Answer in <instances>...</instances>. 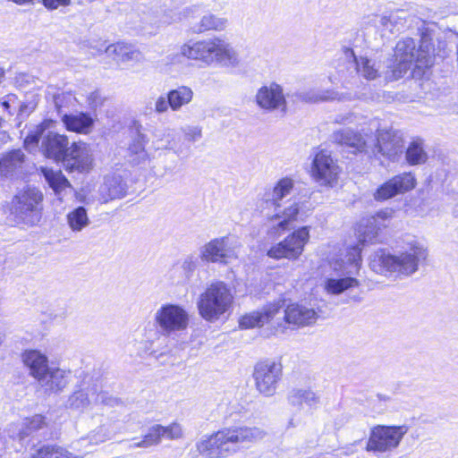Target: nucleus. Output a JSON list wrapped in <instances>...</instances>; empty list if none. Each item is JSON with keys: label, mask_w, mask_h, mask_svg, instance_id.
<instances>
[{"label": "nucleus", "mask_w": 458, "mask_h": 458, "mask_svg": "<svg viewBox=\"0 0 458 458\" xmlns=\"http://www.w3.org/2000/svg\"><path fill=\"white\" fill-rule=\"evenodd\" d=\"M420 45L411 38L397 42L394 58L388 60L385 77L388 81H396L411 70L412 76H422L426 69L434 64V47L431 31L424 29L420 32Z\"/></svg>", "instance_id": "1"}, {"label": "nucleus", "mask_w": 458, "mask_h": 458, "mask_svg": "<svg viewBox=\"0 0 458 458\" xmlns=\"http://www.w3.org/2000/svg\"><path fill=\"white\" fill-rule=\"evenodd\" d=\"M263 430L256 427L233 426L224 428L198 444V450L208 458L226 457L242 445L262 439Z\"/></svg>", "instance_id": "2"}, {"label": "nucleus", "mask_w": 458, "mask_h": 458, "mask_svg": "<svg viewBox=\"0 0 458 458\" xmlns=\"http://www.w3.org/2000/svg\"><path fill=\"white\" fill-rule=\"evenodd\" d=\"M21 360L29 376L37 381L46 394L61 393L68 386L71 371L50 367L48 357L39 350H25Z\"/></svg>", "instance_id": "3"}, {"label": "nucleus", "mask_w": 458, "mask_h": 458, "mask_svg": "<svg viewBox=\"0 0 458 458\" xmlns=\"http://www.w3.org/2000/svg\"><path fill=\"white\" fill-rule=\"evenodd\" d=\"M427 257V249L413 240L409 242L408 250L399 255L391 254L383 249L377 250L370 259V267L378 274L396 273L408 276L418 270L419 263Z\"/></svg>", "instance_id": "4"}, {"label": "nucleus", "mask_w": 458, "mask_h": 458, "mask_svg": "<svg viewBox=\"0 0 458 458\" xmlns=\"http://www.w3.org/2000/svg\"><path fill=\"white\" fill-rule=\"evenodd\" d=\"M181 54L194 60H200L206 64L216 61L225 65L238 64V55L235 50L225 40L216 38L214 39L188 42L181 47Z\"/></svg>", "instance_id": "5"}, {"label": "nucleus", "mask_w": 458, "mask_h": 458, "mask_svg": "<svg viewBox=\"0 0 458 458\" xmlns=\"http://www.w3.org/2000/svg\"><path fill=\"white\" fill-rule=\"evenodd\" d=\"M386 217L385 212H378L376 216L362 218L357 225L356 235L358 243L347 250L345 255L346 263L351 267L348 273L352 274L360 269L362 262L361 250L362 247L368 243H377L380 242V233L386 225L384 221Z\"/></svg>", "instance_id": "6"}, {"label": "nucleus", "mask_w": 458, "mask_h": 458, "mask_svg": "<svg viewBox=\"0 0 458 458\" xmlns=\"http://www.w3.org/2000/svg\"><path fill=\"white\" fill-rule=\"evenodd\" d=\"M233 295L230 287L222 281L209 284L197 301L199 313L208 322L218 320L232 307Z\"/></svg>", "instance_id": "7"}, {"label": "nucleus", "mask_w": 458, "mask_h": 458, "mask_svg": "<svg viewBox=\"0 0 458 458\" xmlns=\"http://www.w3.org/2000/svg\"><path fill=\"white\" fill-rule=\"evenodd\" d=\"M293 189V181L291 178L285 177L280 179L272 191H268L265 193L262 199L261 206L265 204L264 208H274L276 213L271 216L270 219H279L276 224V228L281 231H286L290 229V224L296 220L297 215L299 214V206L296 202H293L291 206L280 209V202L287 197Z\"/></svg>", "instance_id": "8"}, {"label": "nucleus", "mask_w": 458, "mask_h": 458, "mask_svg": "<svg viewBox=\"0 0 458 458\" xmlns=\"http://www.w3.org/2000/svg\"><path fill=\"white\" fill-rule=\"evenodd\" d=\"M123 130L127 138L124 159L131 166H145L149 162L150 156L146 149L149 139L143 125L136 118H130L125 122Z\"/></svg>", "instance_id": "9"}, {"label": "nucleus", "mask_w": 458, "mask_h": 458, "mask_svg": "<svg viewBox=\"0 0 458 458\" xmlns=\"http://www.w3.org/2000/svg\"><path fill=\"white\" fill-rule=\"evenodd\" d=\"M43 194L34 187H26L13 196L9 211L19 222L34 224L39 218L42 209Z\"/></svg>", "instance_id": "10"}, {"label": "nucleus", "mask_w": 458, "mask_h": 458, "mask_svg": "<svg viewBox=\"0 0 458 458\" xmlns=\"http://www.w3.org/2000/svg\"><path fill=\"white\" fill-rule=\"evenodd\" d=\"M376 129V138L369 143V153L379 158L383 157L390 161H397L404 150V141L399 131L380 129L377 120L370 123Z\"/></svg>", "instance_id": "11"}, {"label": "nucleus", "mask_w": 458, "mask_h": 458, "mask_svg": "<svg viewBox=\"0 0 458 458\" xmlns=\"http://www.w3.org/2000/svg\"><path fill=\"white\" fill-rule=\"evenodd\" d=\"M408 432L406 425H377L370 429L366 450L373 453H386L397 448Z\"/></svg>", "instance_id": "12"}, {"label": "nucleus", "mask_w": 458, "mask_h": 458, "mask_svg": "<svg viewBox=\"0 0 458 458\" xmlns=\"http://www.w3.org/2000/svg\"><path fill=\"white\" fill-rule=\"evenodd\" d=\"M310 240V227L301 226L293 231L283 241L273 245L267 255L274 259H297L303 252L304 247Z\"/></svg>", "instance_id": "13"}, {"label": "nucleus", "mask_w": 458, "mask_h": 458, "mask_svg": "<svg viewBox=\"0 0 458 458\" xmlns=\"http://www.w3.org/2000/svg\"><path fill=\"white\" fill-rule=\"evenodd\" d=\"M155 321L163 335L182 331L187 328L189 315L187 311L177 304H164L155 314Z\"/></svg>", "instance_id": "14"}, {"label": "nucleus", "mask_w": 458, "mask_h": 458, "mask_svg": "<svg viewBox=\"0 0 458 458\" xmlns=\"http://www.w3.org/2000/svg\"><path fill=\"white\" fill-rule=\"evenodd\" d=\"M282 375L280 363L269 360L258 362L253 371L256 389L264 396H273L276 392Z\"/></svg>", "instance_id": "15"}, {"label": "nucleus", "mask_w": 458, "mask_h": 458, "mask_svg": "<svg viewBox=\"0 0 458 458\" xmlns=\"http://www.w3.org/2000/svg\"><path fill=\"white\" fill-rule=\"evenodd\" d=\"M340 171L337 160L333 158L330 151L321 149L316 153L311 164V174L319 185L329 188L335 186Z\"/></svg>", "instance_id": "16"}, {"label": "nucleus", "mask_w": 458, "mask_h": 458, "mask_svg": "<svg viewBox=\"0 0 458 458\" xmlns=\"http://www.w3.org/2000/svg\"><path fill=\"white\" fill-rule=\"evenodd\" d=\"M236 257L235 247L228 236L215 238L200 250V258L207 262L226 264Z\"/></svg>", "instance_id": "17"}, {"label": "nucleus", "mask_w": 458, "mask_h": 458, "mask_svg": "<svg viewBox=\"0 0 458 458\" xmlns=\"http://www.w3.org/2000/svg\"><path fill=\"white\" fill-rule=\"evenodd\" d=\"M416 186V178L411 173H403L393 176L377 187L374 192V199L383 201L403 194Z\"/></svg>", "instance_id": "18"}, {"label": "nucleus", "mask_w": 458, "mask_h": 458, "mask_svg": "<svg viewBox=\"0 0 458 458\" xmlns=\"http://www.w3.org/2000/svg\"><path fill=\"white\" fill-rule=\"evenodd\" d=\"M255 100L257 105L267 112L280 110L285 114L287 111V101L281 85L271 82L259 88L256 93Z\"/></svg>", "instance_id": "19"}, {"label": "nucleus", "mask_w": 458, "mask_h": 458, "mask_svg": "<svg viewBox=\"0 0 458 458\" xmlns=\"http://www.w3.org/2000/svg\"><path fill=\"white\" fill-rule=\"evenodd\" d=\"M93 163L92 149L89 144L79 141L70 147L64 165L69 171H89Z\"/></svg>", "instance_id": "20"}, {"label": "nucleus", "mask_w": 458, "mask_h": 458, "mask_svg": "<svg viewBox=\"0 0 458 458\" xmlns=\"http://www.w3.org/2000/svg\"><path fill=\"white\" fill-rule=\"evenodd\" d=\"M182 437V427L174 422L168 426L155 424L148 428V433L140 441H134L131 446L133 447H149L160 443L162 438L177 439Z\"/></svg>", "instance_id": "21"}, {"label": "nucleus", "mask_w": 458, "mask_h": 458, "mask_svg": "<svg viewBox=\"0 0 458 458\" xmlns=\"http://www.w3.org/2000/svg\"><path fill=\"white\" fill-rule=\"evenodd\" d=\"M331 140L333 142L340 145L350 153H369V143L360 133L354 131L350 128H344L334 131L331 135Z\"/></svg>", "instance_id": "22"}, {"label": "nucleus", "mask_w": 458, "mask_h": 458, "mask_svg": "<svg viewBox=\"0 0 458 458\" xmlns=\"http://www.w3.org/2000/svg\"><path fill=\"white\" fill-rule=\"evenodd\" d=\"M154 138L153 144L157 150L169 149L173 150L177 156L188 157L191 154V148L184 142L175 140L176 133L174 130L165 128L164 130H155L152 132Z\"/></svg>", "instance_id": "23"}, {"label": "nucleus", "mask_w": 458, "mask_h": 458, "mask_svg": "<svg viewBox=\"0 0 458 458\" xmlns=\"http://www.w3.org/2000/svg\"><path fill=\"white\" fill-rule=\"evenodd\" d=\"M67 136L55 132H48L41 143V150L44 156L55 162L64 163L69 150Z\"/></svg>", "instance_id": "24"}, {"label": "nucleus", "mask_w": 458, "mask_h": 458, "mask_svg": "<svg viewBox=\"0 0 458 458\" xmlns=\"http://www.w3.org/2000/svg\"><path fill=\"white\" fill-rule=\"evenodd\" d=\"M318 315L314 309L299 303H292L284 310V320L298 327L310 326L316 322Z\"/></svg>", "instance_id": "25"}, {"label": "nucleus", "mask_w": 458, "mask_h": 458, "mask_svg": "<svg viewBox=\"0 0 458 458\" xmlns=\"http://www.w3.org/2000/svg\"><path fill=\"white\" fill-rule=\"evenodd\" d=\"M25 155L21 149H13L0 157V178L13 177L21 173L25 163Z\"/></svg>", "instance_id": "26"}, {"label": "nucleus", "mask_w": 458, "mask_h": 458, "mask_svg": "<svg viewBox=\"0 0 458 458\" xmlns=\"http://www.w3.org/2000/svg\"><path fill=\"white\" fill-rule=\"evenodd\" d=\"M345 58L353 64L357 73L366 80H375L379 76L378 69L373 60L366 56H358L352 48L344 49Z\"/></svg>", "instance_id": "27"}, {"label": "nucleus", "mask_w": 458, "mask_h": 458, "mask_svg": "<svg viewBox=\"0 0 458 458\" xmlns=\"http://www.w3.org/2000/svg\"><path fill=\"white\" fill-rule=\"evenodd\" d=\"M277 312L278 308L276 305H269L265 307L262 310L250 312L240 318L239 327L241 329H250L262 327L265 323H267Z\"/></svg>", "instance_id": "28"}, {"label": "nucleus", "mask_w": 458, "mask_h": 458, "mask_svg": "<svg viewBox=\"0 0 458 458\" xmlns=\"http://www.w3.org/2000/svg\"><path fill=\"white\" fill-rule=\"evenodd\" d=\"M62 122L68 131L81 134H89L94 126L93 118L86 113L64 114Z\"/></svg>", "instance_id": "29"}, {"label": "nucleus", "mask_w": 458, "mask_h": 458, "mask_svg": "<svg viewBox=\"0 0 458 458\" xmlns=\"http://www.w3.org/2000/svg\"><path fill=\"white\" fill-rule=\"evenodd\" d=\"M40 170L55 195L62 200L66 191L72 189L70 182L63 174L61 170H54L48 167H41Z\"/></svg>", "instance_id": "30"}, {"label": "nucleus", "mask_w": 458, "mask_h": 458, "mask_svg": "<svg viewBox=\"0 0 458 458\" xmlns=\"http://www.w3.org/2000/svg\"><path fill=\"white\" fill-rule=\"evenodd\" d=\"M288 403L298 409L305 403L310 408H315L319 403V398L317 394L310 389H292L287 395Z\"/></svg>", "instance_id": "31"}, {"label": "nucleus", "mask_w": 458, "mask_h": 458, "mask_svg": "<svg viewBox=\"0 0 458 458\" xmlns=\"http://www.w3.org/2000/svg\"><path fill=\"white\" fill-rule=\"evenodd\" d=\"M30 458H80L68 449L57 445H44L37 448Z\"/></svg>", "instance_id": "32"}, {"label": "nucleus", "mask_w": 458, "mask_h": 458, "mask_svg": "<svg viewBox=\"0 0 458 458\" xmlns=\"http://www.w3.org/2000/svg\"><path fill=\"white\" fill-rule=\"evenodd\" d=\"M338 94L333 90L309 89L297 91L294 94L296 99L305 103H318L337 98Z\"/></svg>", "instance_id": "33"}, {"label": "nucleus", "mask_w": 458, "mask_h": 458, "mask_svg": "<svg viewBox=\"0 0 458 458\" xmlns=\"http://www.w3.org/2000/svg\"><path fill=\"white\" fill-rule=\"evenodd\" d=\"M141 53L131 45L124 42H116V64L128 65L141 60Z\"/></svg>", "instance_id": "34"}, {"label": "nucleus", "mask_w": 458, "mask_h": 458, "mask_svg": "<svg viewBox=\"0 0 458 458\" xmlns=\"http://www.w3.org/2000/svg\"><path fill=\"white\" fill-rule=\"evenodd\" d=\"M167 96L170 101V108L173 111H178L182 106L191 101L193 91L189 87L180 86L169 90Z\"/></svg>", "instance_id": "35"}, {"label": "nucleus", "mask_w": 458, "mask_h": 458, "mask_svg": "<svg viewBox=\"0 0 458 458\" xmlns=\"http://www.w3.org/2000/svg\"><path fill=\"white\" fill-rule=\"evenodd\" d=\"M67 224L72 232H81L90 221L87 210L83 207H78L70 211L67 216Z\"/></svg>", "instance_id": "36"}, {"label": "nucleus", "mask_w": 458, "mask_h": 458, "mask_svg": "<svg viewBox=\"0 0 458 458\" xmlns=\"http://www.w3.org/2000/svg\"><path fill=\"white\" fill-rule=\"evenodd\" d=\"M359 282L356 278L347 276L344 278H327L325 281V289L330 294L338 295L345 290L358 286Z\"/></svg>", "instance_id": "37"}, {"label": "nucleus", "mask_w": 458, "mask_h": 458, "mask_svg": "<svg viewBox=\"0 0 458 458\" xmlns=\"http://www.w3.org/2000/svg\"><path fill=\"white\" fill-rule=\"evenodd\" d=\"M405 159L411 165L424 164L428 160L421 140H415L409 144L405 150Z\"/></svg>", "instance_id": "38"}, {"label": "nucleus", "mask_w": 458, "mask_h": 458, "mask_svg": "<svg viewBox=\"0 0 458 458\" xmlns=\"http://www.w3.org/2000/svg\"><path fill=\"white\" fill-rule=\"evenodd\" d=\"M135 180L131 173L126 169L119 170L116 173V199L124 198L134 191Z\"/></svg>", "instance_id": "39"}, {"label": "nucleus", "mask_w": 458, "mask_h": 458, "mask_svg": "<svg viewBox=\"0 0 458 458\" xmlns=\"http://www.w3.org/2000/svg\"><path fill=\"white\" fill-rule=\"evenodd\" d=\"M226 22L225 19L208 13L204 15L200 21L192 26L191 29L195 33H201L209 30H221L225 28Z\"/></svg>", "instance_id": "40"}, {"label": "nucleus", "mask_w": 458, "mask_h": 458, "mask_svg": "<svg viewBox=\"0 0 458 458\" xmlns=\"http://www.w3.org/2000/svg\"><path fill=\"white\" fill-rule=\"evenodd\" d=\"M89 404V393L83 389L75 391L67 399L65 406L75 411H82Z\"/></svg>", "instance_id": "41"}, {"label": "nucleus", "mask_w": 458, "mask_h": 458, "mask_svg": "<svg viewBox=\"0 0 458 458\" xmlns=\"http://www.w3.org/2000/svg\"><path fill=\"white\" fill-rule=\"evenodd\" d=\"M47 425L45 417L36 414L30 418H26L22 422V429L19 433V437L22 439L33 431L38 430Z\"/></svg>", "instance_id": "42"}, {"label": "nucleus", "mask_w": 458, "mask_h": 458, "mask_svg": "<svg viewBox=\"0 0 458 458\" xmlns=\"http://www.w3.org/2000/svg\"><path fill=\"white\" fill-rule=\"evenodd\" d=\"M46 129V123H42L40 124L36 125L33 128V130H31L28 133V135L24 139V146L28 150L31 151L38 146L39 139Z\"/></svg>", "instance_id": "43"}, {"label": "nucleus", "mask_w": 458, "mask_h": 458, "mask_svg": "<svg viewBox=\"0 0 458 458\" xmlns=\"http://www.w3.org/2000/svg\"><path fill=\"white\" fill-rule=\"evenodd\" d=\"M181 132L183 135L184 143L191 147V143H195L202 137V130L199 126L185 125L181 127Z\"/></svg>", "instance_id": "44"}, {"label": "nucleus", "mask_w": 458, "mask_h": 458, "mask_svg": "<svg viewBox=\"0 0 458 458\" xmlns=\"http://www.w3.org/2000/svg\"><path fill=\"white\" fill-rule=\"evenodd\" d=\"M403 19L399 16L397 13H391L389 16H383L380 19V24L386 30H388L390 32L394 33L395 30H400V26L403 27V24L402 23V21Z\"/></svg>", "instance_id": "45"}, {"label": "nucleus", "mask_w": 458, "mask_h": 458, "mask_svg": "<svg viewBox=\"0 0 458 458\" xmlns=\"http://www.w3.org/2000/svg\"><path fill=\"white\" fill-rule=\"evenodd\" d=\"M168 107H170V101L168 99V96H160L155 104V110L157 113H165L167 111Z\"/></svg>", "instance_id": "46"}, {"label": "nucleus", "mask_w": 458, "mask_h": 458, "mask_svg": "<svg viewBox=\"0 0 458 458\" xmlns=\"http://www.w3.org/2000/svg\"><path fill=\"white\" fill-rule=\"evenodd\" d=\"M43 4L50 10L57 9L59 6L69 4L70 0H42Z\"/></svg>", "instance_id": "47"}, {"label": "nucleus", "mask_w": 458, "mask_h": 458, "mask_svg": "<svg viewBox=\"0 0 458 458\" xmlns=\"http://www.w3.org/2000/svg\"><path fill=\"white\" fill-rule=\"evenodd\" d=\"M2 106H3V108H4V110H6V111H8V112L10 113V111H9V108H10V103H9V101H7V100L3 101V102H2Z\"/></svg>", "instance_id": "48"}, {"label": "nucleus", "mask_w": 458, "mask_h": 458, "mask_svg": "<svg viewBox=\"0 0 458 458\" xmlns=\"http://www.w3.org/2000/svg\"><path fill=\"white\" fill-rule=\"evenodd\" d=\"M23 107H24V106H23V105H21V106H20V110H21V111H22V110H23Z\"/></svg>", "instance_id": "49"}, {"label": "nucleus", "mask_w": 458, "mask_h": 458, "mask_svg": "<svg viewBox=\"0 0 458 458\" xmlns=\"http://www.w3.org/2000/svg\"><path fill=\"white\" fill-rule=\"evenodd\" d=\"M3 122H4V120L0 117V126H2Z\"/></svg>", "instance_id": "50"}]
</instances>
